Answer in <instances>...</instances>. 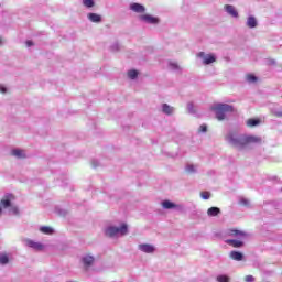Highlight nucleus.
<instances>
[{
  "label": "nucleus",
  "mask_w": 282,
  "mask_h": 282,
  "mask_svg": "<svg viewBox=\"0 0 282 282\" xmlns=\"http://www.w3.org/2000/svg\"><path fill=\"white\" fill-rule=\"evenodd\" d=\"M200 197L203 199H210V193L209 192H202Z\"/></svg>",
  "instance_id": "obj_30"
},
{
  "label": "nucleus",
  "mask_w": 282,
  "mask_h": 282,
  "mask_svg": "<svg viewBox=\"0 0 282 282\" xmlns=\"http://www.w3.org/2000/svg\"><path fill=\"white\" fill-rule=\"evenodd\" d=\"M83 3L86 8H94L95 6L94 0H83Z\"/></svg>",
  "instance_id": "obj_26"
},
{
  "label": "nucleus",
  "mask_w": 282,
  "mask_h": 282,
  "mask_svg": "<svg viewBox=\"0 0 282 282\" xmlns=\"http://www.w3.org/2000/svg\"><path fill=\"white\" fill-rule=\"evenodd\" d=\"M220 213H221V209H219L218 207H210L207 210L208 217H217V215H219Z\"/></svg>",
  "instance_id": "obj_15"
},
{
  "label": "nucleus",
  "mask_w": 282,
  "mask_h": 282,
  "mask_svg": "<svg viewBox=\"0 0 282 282\" xmlns=\"http://www.w3.org/2000/svg\"><path fill=\"white\" fill-rule=\"evenodd\" d=\"M1 213H3V209H1V207H0V215H1Z\"/></svg>",
  "instance_id": "obj_37"
},
{
  "label": "nucleus",
  "mask_w": 282,
  "mask_h": 282,
  "mask_svg": "<svg viewBox=\"0 0 282 282\" xmlns=\"http://www.w3.org/2000/svg\"><path fill=\"white\" fill-rule=\"evenodd\" d=\"M225 10L226 12H228V14H230V17H234L236 19L237 17H239V12H237V9H235L232 4H226Z\"/></svg>",
  "instance_id": "obj_12"
},
{
  "label": "nucleus",
  "mask_w": 282,
  "mask_h": 282,
  "mask_svg": "<svg viewBox=\"0 0 282 282\" xmlns=\"http://www.w3.org/2000/svg\"><path fill=\"white\" fill-rule=\"evenodd\" d=\"M186 172L187 173H195V165H187L186 166Z\"/></svg>",
  "instance_id": "obj_32"
},
{
  "label": "nucleus",
  "mask_w": 282,
  "mask_h": 282,
  "mask_svg": "<svg viewBox=\"0 0 282 282\" xmlns=\"http://www.w3.org/2000/svg\"><path fill=\"white\" fill-rule=\"evenodd\" d=\"M88 19L91 21V23H100V21H102L100 14L97 13H88Z\"/></svg>",
  "instance_id": "obj_14"
},
{
  "label": "nucleus",
  "mask_w": 282,
  "mask_h": 282,
  "mask_svg": "<svg viewBox=\"0 0 282 282\" xmlns=\"http://www.w3.org/2000/svg\"><path fill=\"white\" fill-rule=\"evenodd\" d=\"M15 197L12 194H7L2 197L0 200V204L2 208H11L12 207V202H14Z\"/></svg>",
  "instance_id": "obj_6"
},
{
  "label": "nucleus",
  "mask_w": 282,
  "mask_h": 282,
  "mask_svg": "<svg viewBox=\"0 0 282 282\" xmlns=\"http://www.w3.org/2000/svg\"><path fill=\"white\" fill-rule=\"evenodd\" d=\"M0 45H1V39H0Z\"/></svg>",
  "instance_id": "obj_38"
},
{
  "label": "nucleus",
  "mask_w": 282,
  "mask_h": 282,
  "mask_svg": "<svg viewBox=\"0 0 282 282\" xmlns=\"http://www.w3.org/2000/svg\"><path fill=\"white\" fill-rule=\"evenodd\" d=\"M40 230L43 232V235H53L54 229L52 227L43 226L40 228Z\"/></svg>",
  "instance_id": "obj_23"
},
{
  "label": "nucleus",
  "mask_w": 282,
  "mask_h": 282,
  "mask_svg": "<svg viewBox=\"0 0 282 282\" xmlns=\"http://www.w3.org/2000/svg\"><path fill=\"white\" fill-rule=\"evenodd\" d=\"M32 45H34V43L32 41H26V46L28 47H32Z\"/></svg>",
  "instance_id": "obj_35"
},
{
  "label": "nucleus",
  "mask_w": 282,
  "mask_h": 282,
  "mask_svg": "<svg viewBox=\"0 0 282 282\" xmlns=\"http://www.w3.org/2000/svg\"><path fill=\"white\" fill-rule=\"evenodd\" d=\"M163 208H165L166 210H171V208H177V205H175L174 203H172L171 200H164L162 203Z\"/></svg>",
  "instance_id": "obj_19"
},
{
  "label": "nucleus",
  "mask_w": 282,
  "mask_h": 282,
  "mask_svg": "<svg viewBox=\"0 0 282 282\" xmlns=\"http://www.w3.org/2000/svg\"><path fill=\"white\" fill-rule=\"evenodd\" d=\"M197 56H198V58H203L204 65H210V64L215 63V61H217L215 55H213V54L206 55V53H204V52H199L197 54Z\"/></svg>",
  "instance_id": "obj_4"
},
{
  "label": "nucleus",
  "mask_w": 282,
  "mask_h": 282,
  "mask_svg": "<svg viewBox=\"0 0 282 282\" xmlns=\"http://www.w3.org/2000/svg\"><path fill=\"white\" fill-rule=\"evenodd\" d=\"M0 91H1V94H6V87L0 86Z\"/></svg>",
  "instance_id": "obj_36"
},
{
  "label": "nucleus",
  "mask_w": 282,
  "mask_h": 282,
  "mask_svg": "<svg viewBox=\"0 0 282 282\" xmlns=\"http://www.w3.org/2000/svg\"><path fill=\"white\" fill-rule=\"evenodd\" d=\"M258 25V22H257V18L250 15L248 19H247V28H257Z\"/></svg>",
  "instance_id": "obj_16"
},
{
  "label": "nucleus",
  "mask_w": 282,
  "mask_h": 282,
  "mask_svg": "<svg viewBox=\"0 0 282 282\" xmlns=\"http://www.w3.org/2000/svg\"><path fill=\"white\" fill-rule=\"evenodd\" d=\"M95 259L91 256H86L83 258V263L85 268H89L94 263Z\"/></svg>",
  "instance_id": "obj_18"
},
{
  "label": "nucleus",
  "mask_w": 282,
  "mask_h": 282,
  "mask_svg": "<svg viewBox=\"0 0 282 282\" xmlns=\"http://www.w3.org/2000/svg\"><path fill=\"white\" fill-rule=\"evenodd\" d=\"M248 83H257V76L254 75H247Z\"/></svg>",
  "instance_id": "obj_29"
},
{
  "label": "nucleus",
  "mask_w": 282,
  "mask_h": 282,
  "mask_svg": "<svg viewBox=\"0 0 282 282\" xmlns=\"http://www.w3.org/2000/svg\"><path fill=\"white\" fill-rule=\"evenodd\" d=\"M10 210L13 215H19V207L11 205Z\"/></svg>",
  "instance_id": "obj_31"
},
{
  "label": "nucleus",
  "mask_w": 282,
  "mask_h": 282,
  "mask_svg": "<svg viewBox=\"0 0 282 282\" xmlns=\"http://www.w3.org/2000/svg\"><path fill=\"white\" fill-rule=\"evenodd\" d=\"M162 111L163 113H166V116H171V113H173V107L169 106L167 104H163Z\"/></svg>",
  "instance_id": "obj_21"
},
{
  "label": "nucleus",
  "mask_w": 282,
  "mask_h": 282,
  "mask_svg": "<svg viewBox=\"0 0 282 282\" xmlns=\"http://www.w3.org/2000/svg\"><path fill=\"white\" fill-rule=\"evenodd\" d=\"M128 77L131 78V80H134V78H138V70L135 69L129 70Z\"/></svg>",
  "instance_id": "obj_25"
},
{
  "label": "nucleus",
  "mask_w": 282,
  "mask_h": 282,
  "mask_svg": "<svg viewBox=\"0 0 282 282\" xmlns=\"http://www.w3.org/2000/svg\"><path fill=\"white\" fill-rule=\"evenodd\" d=\"M199 131H200L202 133H206V131H208V128L203 124V126H200Z\"/></svg>",
  "instance_id": "obj_34"
},
{
  "label": "nucleus",
  "mask_w": 282,
  "mask_h": 282,
  "mask_svg": "<svg viewBox=\"0 0 282 282\" xmlns=\"http://www.w3.org/2000/svg\"><path fill=\"white\" fill-rule=\"evenodd\" d=\"M11 154L15 158H25V153L23 152V150L19 149L12 150Z\"/></svg>",
  "instance_id": "obj_24"
},
{
  "label": "nucleus",
  "mask_w": 282,
  "mask_h": 282,
  "mask_svg": "<svg viewBox=\"0 0 282 282\" xmlns=\"http://www.w3.org/2000/svg\"><path fill=\"white\" fill-rule=\"evenodd\" d=\"M246 147L248 144H261V138L254 135H245Z\"/></svg>",
  "instance_id": "obj_8"
},
{
  "label": "nucleus",
  "mask_w": 282,
  "mask_h": 282,
  "mask_svg": "<svg viewBox=\"0 0 282 282\" xmlns=\"http://www.w3.org/2000/svg\"><path fill=\"white\" fill-rule=\"evenodd\" d=\"M227 142L234 145L235 149H245L246 147V135H239L237 132H229L226 135Z\"/></svg>",
  "instance_id": "obj_1"
},
{
  "label": "nucleus",
  "mask_w": 282,
  "mask_h": 282,
  "mask_svg": "<svg viewBox=\"0 0 282 282\" xmlns=\"http://www.w3.org/2000/svg\"><path fill=\"white\" fill-rule=\"evenodd\" d=\"M212 110L215 111L217 120H225L226 113H232L235 108L228 104H218Z\"/></svg>",
  "instance_id": "obj_2"
},
{
  "label": "nucleus",
  "mask_w": 282,
  "mask_h": 282,
  "mask_svg": "<svg viewBox=\"0 0 282 282\" xmlns=\"http://www.w3.org/2000/svg\"><path fill=\"white\" fill-rule=\"evenodd\" d=\"M229 257L234 261H243V253L239 251H230Z\"/></svg>",
  "instance_id": "obj_13"
},
{
  "label": "nucleus",
  "mask_w": 282,
  "mask_h": 282,
  "mask_svg": "<svg viewBox=\"0 0 282 282\" xmlns=\"http://www.w3.org/2000/svg\"><path fill=\"white\" fill-rule=\"evenodd\" d=\"M258 124H261V120H259V119L247 120V127H249V128L258 127Z\"/></svg>",
  "instance_id": "obj_20"
},
{
  "label": "nucleus",
  "mask_w": 282,
  "mask_h": 282,
  "mask_svg": "<svg viewBox=\"0 0 282 282\" xmlns=\"http://www.w3.org/2000/svg\"><path fill=\"white\" fill-rule=\"evenodd\" d=\"M130 10H132V12H137L138 14H142V13L147 12V8H144V6H142L140 3H132L130 6Z\"/></svg>",
  "instance_id": "obj_9"
},
{
  "label": "nucleus",
  "mask_w": 282,
  "mask_h": 282,
  "mask_svg": "<svg viewBox=\"0 0 282 282\" xmlns=\"http://www.w3.org/2000/svg\"><path fill=\"white\" fill-rule=\"evenodd\" d=\"M140 20L144 21L145 23H150L152 25L160 23V20L158 18L149 15V14L140 15Z\"/></svg>",
  "instance_id": "obj_7"
},
{
  "label": "nucleus",
  "mask_w": 282,
  "mask_h": 282,
  "mask_svg": "<svg viewBox=\"0 0 282 282\" xmlns=\"http://www.w3.org/2000/svg\"><path fill=\"white\" fill-rule=\"evenodd\" d=\"M245 281H247V282H252V281H254V276H252V275H246V276H245Z\"/></svg>",
  "instance_id": "obj_33"
},
{
  "label": "nucleus",
  "mask_w": 282,
  "mask_h": 282,
  "mask_svg": "<svg viewBox=\"0 0 282 282\" xmlns=\"http://www.w3.org/2000/svg\"><path fill=\"white\" fill-rule=\"evenodd\" d=\"M226 237H237L238 239H243V237H248V234L246 231L231 228L226 231Z\"/></svg>",
  "instance_id": "obj_5"
},
{
  "label": "nucleus",
  "mask_w": 282,
  "mask_h": 282,
  "mask_svg": "<svg viewBox=\"0 0 282 282\" xmlns=\"http://www.w3.org/2000/svg\"><path fill=\"white\" fill-rule=\"evenodd\" d=\"M239 204L240 206H250V200L247 198H241Z\"/></svg>",
  "instance_id": "obj_28"
},
{
  "label": "nucleus",
  "mask_w": 282,
  "mask_h": 282,
  "mask_svg": "<svg viewBox=\"0 0 282 282\" xmlns=\"http://www.w3.org/2000/svg\"><path fill=\"white\" fill-rule=\"evenodd\" d=\"M217 281L218 282H228V281H230V279L228 278V275H218Z\"/></svg>",
  "instance_id": "obj_27"
},
{
  "label": "nucleus",
  "mask_w": 282,
  "mask_h": 282,
  "mask_svg": "<svg viewBox=\"0 0 282 282\" xmlns=\"http://www.w3.org/2000/svg\"><path fill=\"white\" fill-rule=\"evenodd\" d=\"M28 247L33 248L34 250H43V245L34 242L32 240H28Z\"/></svg>",
  "instance_id": "obj_17"
},
{
  "label": "nucleus",
  "mask_w": 282,
  "mask_h": 282,
  "mask_svg": "<svg viewBox=\"0 0 282 282\" xmlns=\"http://www.w3.org/2000/svg\"><path fill=\"white\" fill-rule=\"evenodd\" d=\"M129 232V229L127 227V224H122L120 227H108L106 229V236L107 237H116L117 235H127Z\"/></svg>",
  "instance_id": "obj_3"
},
{
  "label": "nucleus",
  "mask_w": 282,
  "mask_h": 282,
  "mask_svg": "<svg viewBox=\"0 0 282 282\" xmlns=\"http://www.w3.org/2000/svg\"><path fill=\"white\" fill-rule=\"evenodd\" d=\"M0 263L1 265H7V263H10V258L7 256V253H0Z\"/></svg>",
  "instance_id": "obj_22"
},
{
  "label": "nucleus",
  "mask_w": 282,
  "mask_h": 282,
  "mask_svg": "<svg viewBox=\"0 0 282 282\" xmlns=\"http://www.w3.org/2000/svg\"><path fill=\"white\" fill-rule=\"evenodd\" d=\"M139 250H141V252H145L147 254L155 252V248L152 245H139Z\"/></svg>",
  "instance_id": "obj_10"
},
{
  "label": "nucleus",
  "mask_w": 282,
  "mask_h": 282,
  "mask_svg": "<svg viewBox=\"0 0 282 282\" xmlns=\"http://www.w3.org/2000/svg\"><path fill=\"white\" fill-rule=\"evenodd\" d=\"M225 242L231 248H243V241L241 240L227 239Z\"/></svg>",
  "instance_id": "obj_11"
}]
</instances>
